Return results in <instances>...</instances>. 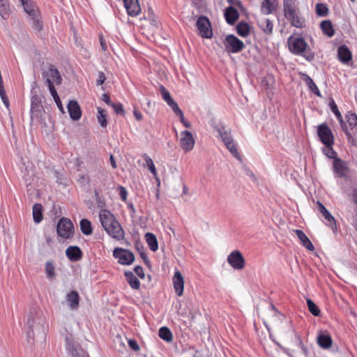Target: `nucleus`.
<instances>
[{
    "mask_svg": "<svg viewBox=\"0 0 357 357\" xmlns=\"http://www.w3.org/2000/svg\"><path fill=\"white\" fill-rule=\"evenodd\" d=\"M99 218L102 227L113 238L121 241L124 238V230L113 213L107 209H101Z\"/></svg>",
    "mask_w": 357,
    "mask_h": 357,
    "instance_id": "obj_1",
    "label": "nucleus"
},
{
    "mask_svg": "<svg viewBox=\"0 0 357 357\" xmlns=\"http://www.w3.org/2000/svg\"><path fill=\"white\" fill-rule=\"evenodd\" d=\"M283 8L284 17L291 26L297 28L305 26V21L299 15L296 0H283Z\"/></svg>",
    "mask_w": 357,
    "mask_h": 357,
    "instance_id": "obj_2",
    "label": "nucleus"
},
{
    "mask_svg": "<svg viewBox=\"0 0 357 357\" xmlns=\"http://www.w3.org/2000/svg\"><path fill=\"white\" fill-rule=\"evenodd\" d=\"M288 43L289 50L293 54L301 55L308 61L314 60L315 56L314 53L310 48H307L308 45L304 38L301 37H290L288 40Z\"/></svg>",
    "mask_w": 357,
    "mask_h": 357,
    "instance_id": "obj_3",
    "label": "nucleus"
},
{
    "mask_svg": "<svg viewBox=\"0 0 357 357\" xmlns=\"http://www.w3.org/2000/svg\"><path fill=\"white\" fill-rule=\"evenodd\" d=\"M217 131L229 152L236 158L241 159V155L231 137V130H227L224 126H220L217 127Z\"/></svg>",
    "mask_w": 357,
    "mask_h": 357,
    "instance_id": "obj_4",
    "label": "nucleus"
},
{
    "mask_svg": "<svg viewBox=\"0 0 357 357\" xmlns=\"http://www.w3.org/2000/svg\"><path fill=\"white\" fill-rule=\"evenodd\" d=\"M317 135L325 146H333L334 144L333 134L326 123L320 124L317 128Z\"/></svg>",
    "mask_w": 357,
    "mask_h": 357,
    "instance_id": "obj_5",
    "label": "nucleus"
},
{
    "mask_svg": "<svg viewBox=\"0 0 357 357\" xmlns=\"http://www.w3.org/2000/svg\"><path fill=\"white\" fill-rule=\"evenodd\" d=\"M57 233L63 238H70L74 234V226L72 221L66 218H62L57 224Z\"/></svg>",
    "mask_w": 357,
    "mask_h": 357,
    "instance_id": "obj_6",
    "label": "nucleus"
},
{
    "mask_svg": "<svg viewBox=\"0 0 357 357\" xmlns=\"http://www.w3.org/2000/svg\"><path fill=\"white\" fill-rule=\"evenodd\" d=\"M196 26L199 31V35L202 38H212L213 31L211 28V24L207 17L204 15L199 17L196 22Z\"/></svg>",
    "mask_w": 357,
    "mask_h": 357,
    "instance_id": "obj_7",
    "label": "nucleus"
},
{
    "mask_svg": "<svg viewBox=\"0 0 357 357\" xmlns=\"http://www.w3.org/2000/svg\"><path fill=\"white\" fill-rule=\"evenodd\" d=\"M224 44L226 50L231 53L240 52L245 47L243 42L234 35L227 36Z\"/></svg>",
    "mask_w": 357,
    "mask_h": 357,
    "instance_id": "obj_8",
    "label": "nucleus"
},
{
    "mask_svg": "<svg viewBox=\"0 0 357 357\" xmlns=\"http://www.w3.org/2000/svg\"><path fill=\"white\" fill-rule=\"evenodd\" d=\"M113 256L118 259V262L123 265H130L135 260L133 253L128 250L116 248L113 251Z\"/></svg>",
    "mask_w": 357,
    "mask_h": 357,
    "instance_id": "obj_9",
    "label": "nucleus"
},
{
    "mask_svg": "<svg viewBox=\"0 0 357 357\" xmlns=\"http://www.w3.org/2000/svg\"><path fill=\"white\" fill-rule=\"evenodd\" d=\"M195 139L191 132L184 130L181 132L179 144L185 153L190 152L195 146Z\"/></svg>",
    "mask_w": 357,
    "mask_h": 357,
    "instance_id": "obj_10",
    "label": "nucleus"
},
{
    "mask_svg": "<svg viewBox=\"0 0 357 357\" xmlns=\"http://www.w3.org/2000/svg\"><path fill=\"white\" fill-rule=\"evenodd\" d=\"M227 261L236 270H241L245 267V259L238 250L231 252L227 257Z\"/></svg>",
    "mask_w": 357,
    "mask_h": 357,
    "instance_id": "obj_11",
    "label": "nucleus"
},
{
    "mask_svg": "<svg viewBox=\"0 0 357 357\" xmlns=\"http://www.w3.org/2000/svg\"><path fill=\"white\" fill-rule=\"evenodd\" d=\"M47 77V84L49 89L52 86H54V83L59 85L61 84L62 78L60 75L59 70L54 68V66H50L47 71L45 72Z\"/></svg>",
    "mask_w": 357,
    "mask_h": 357,
    "instance_id": "obj_12",
    "label": "nucleus"
},
{
    "mask_svg": "<svg viewBox=\"0 0 357 357\" xmlns=\"http://www.w3.org/2000/svg\"><path fill=\"white\" fill-rule=\"evenodd\" d=\"M333 169L335 174L340 178H344L349 172L347 164L340 158H335L333 162Z\"/></svg>",
    "mask_w": 357,
    "mask_h": 357,
    "instance_id": "obj_13",
    "label": "nucleus"
},
{
    "mask_svg": "<svg viewBox=\"0 0 357 357\" xmlns=\"http://www.w3.org/2000/svg\"><path fill=\"white\" fill-rule=\"evenodd\" d=\"M329 106H330L331 111L333 112V114H335V116H336L337 120L340 121V123L341 124L342 129L344 131V132L346 134L348 141H350L353 138L352 135H351V133L349 132V128L347 126L346 123L343 121L342 116L340 112L339 111L336 103L335 102V101L333 100H331L330 101Z\"/></svg>",
    "mask_w": 357,
    "mask_h": 357,
    "instance_id": "obj_14",
    "label": "nucleus"
},
{
    "mask_svg": "<svg viewBox=\"0 0 357 357\" xmlns=\"http://www.w3.org/2000/svg\"><path fill=\"white\" fill-rule=\"evenodd\" d=\"M317 343L324 349H330L333 344V340L330 333L327 331H319L317 337Z\"/></svg>",
    "mask_w": 357,
    "mask_h": 357,
    "instance_id": "obj_15",
    "label": "nucleus"
},
{
    "mask_svg": "<svg viewBox=\"0 0 357 357\" xmlns=\"http://www.w3.org/2000/svg\"><path fill=\"white\" fill-rule=\"evenodd\" d=\"M123 3L128 15L136 17L141 13L138 0H123Z\"/></svg>",
    "mask_w": 357,
    "mask_h": 357,
    "instance_id": "obj_16",
    "label": "nucleus"
},
{
    "mask_svg": "<svg viewBox=\"0 0 357 357\" xmlns=\"http://www.w3.org/2000/svg\"><path fill=\"white\" fill-rule=\"evenodd\" d=\"M278 6V0H261V12L264 15H269L276 11Z\"/></svg>",
    "mask_w": 357,
    "mask_h": 357,
    "instance_id": "obj_17",
    "label": "nucleus"
},
{
    "mask_svg": "<svg viewBox=\"0 0 357 357\" xmlns=\"http://www.w3.org/2000/svg\"><path fill=\"white\" fill-rule=\"evenodd\" d=\"M67 108L69 115L73 120L78 121L81 118L82 110L76 100H70Z\"/></svg>",
    "mask_w": 357,
    "mask_h": 357,
    "instance_id": "obj_18",
    "label": "nucleus"
},
{
    "mask_svg": "<svg viewBox=\"0 0 357 357\" xmlns=\"http://www.w3.org/2000/svg\"><path fill=\"white\" fill-rule=\"evenodd\" d=\"M173 284L177 296H181L183 294L184 280L179 271H176L173 277Z\"/></svg>",
    "mask_w": 357,
    "mask_h": 357,
    "instance_id": "obj_19",
    "label": "nucleus"
},
{
    "mask_svg": "<svg viewBox=\"0 0 357 357\" xmlns=\"http://www.w3.org/2000/svg\"><path fill=\"white\" fill-rule=\"evenodd\" d=\"M337 56L342 63H348L352 59V54L346 45H341L337 49Z\"/></svg>",
    "mask_w": 357,
    "mask_h": 357,
    "instance_id": "obj_20",
    "label": "nucleus"
},
{
    "mask_svg": "<svg viewBox=\"0 0 357 357\" xmlns=\"http://www.w3.org/2000/svg\"><path fill=\"white\" fill-rule=\"evenodd\" d=\"M318 210L324 217L326 224L328 226L331 227L332 229L335 227L336 223L334 218L332 215L328 212V211L326 208V207L319 202H317Z\"/></svg>",
    "mask_w": 357,
    "mask_h": 357,
    "instance_id": "obj_21",
    "label": "nucleus"
},
{
    "mask_svg": "<svg viewBox=\"0 0 357 357\" xmlns=\"http://www.w3.org/2000/svg\"><path fill=\"white\" fill-rule=\"evenodd\" d=\"M43 110L42 100L38 94L33 95L31 98V112L33 114L38 115Z\"/></svg>",
    "mask_w": 357,
    "mask_h": 357,
    "instance_id": "obj_22",
    "label": "nucleus"
},
{
    "mask_svg": "<svg viewBox=\"0 0 357 357\" xmlns=\"http://www.w3.org/2000/svg\"><path fill=\"white\" fill-rule=\"evenodd\" d=\"M80 297L75 291H72L66 295V301L70 308L73 310H77L79 305Z\"/></svg>",
    "mask_w": 357,
    "mask_h": 357,
    "instance_id": "obj_23",
    "label": "nucleus"
},
{
    "mask_svg": "<svg viewBox=\"0 0 357 357\" xmlns=\"http://www.w3.org/2000/svg\"><path fill=\"white\" fill-rule=\"evenodd\" d=\"M294 232L297 236L298 238L300 240L301 243L302 244L303 246H304L306 249L310 251H313L314 250V247L312 245V242L302 230L296 229L294 230Z\"/></svg>",
    "mask_w": 357,
    "mask_h": 357,
    "instance_id": "obj_24",
    "label": "nucleus"
},
{
    "mask_svg": "<svg viewBox=\"0 0 357 357\" xmlns=\"http://www.w3.org/2000/svg\"><path fill=\"white\" fill-rule=\"evenodd\" d=\"M239 14L238 10L234 8L233 6H229L226 8L225 12V17L226 20V22L229 24H234L237 20L238 19Z\"/></svg>",
    "mask_w": 357,
    "mask_h": 357,
    "instance_id": "obj_25",
    "label": "nucleus"
},
{
    "mask_svg": "<svg viewBox=\"0 0 357 357\" xmlns=\"http://www.w3.org/2000/svg\"><path fill=\"white\" fill-rule=\"evenodd\" d=\"M66 255L70 261H77L82 258V252L77 246H70L66 250Z\"/></svg>",
    "mask_w": 357,
    "mask_h": 357,
    "instance_id": "obj_26",
    "label": "nucleus"
},
{
    "mask_svg": "<svg viewBox=\"0 0 357 357\" xmlns=\"http://www.w3.org/2000/svg\"><path fill=\"white\" fill-rule=\"evenodd\" d=\"M29 21L31 23V26L33 29L40 31L43 29V24L42 21L41 13L40 12H36L33 15L29 16Z\"/></svg>",
    "mask_w": 357,
    "mask_h": 357,
    "instance_id": "obj_27",
    "label": "nucleus"
},
{
    "mask_svg": "<svg viewBox=\"0 0 357 357\" xmlns=\"http://www.w3.org/2000/svg\"><path fill=\"white\" fill-rule=\"evenodd\" d=\"M22 5L24 11L28 14L29 17L40 12L38 8L34 4L32 0H19Z\"/></svg>",
    "mask_w": 357,
    "mask_h": 357,
    "instance_id": "obj_28",
    "label": "nucleus"
},
{
    "mask_svg": "<svg viewBox=\"0 0 357 357\" xmlns=\"http://www.w3.org/2000/svg\"><path fill=\"white\" fill-rule=\"evenodd\" d=\"M301 78L305 82V84L308 86L309 89L312 92H313L317 96L321 97V94L317 86L316 85V84L314 82L312 79L309 75H307V74H305V73H302Z\"/></svg>",
    "mask_w": 357,
    "mask_h": 357,
    "instance_id": "obj_29",
    "label": "nucleus"
},
{
    "mask_svg": "<svg viewBox=\"0 0 357 357\" xmlns=\"http://www.w3.org/2000/svg\"><path fill=\"white\" fill-rule=\"evenodd\" d=\"M142 158L144 160V161L146 162V166L147 167L149 170L153 175L155 178L159 181L157 170H156V168L155 167L153 160L146 153L142 154Z\"/></svg>",
    "mask_w": 357,
    "mask_h": 357,
    "instance_id": "obj_30",
    "label": "nucleus"
},
{
    "mask_svg": "<svg viewBox=\"0 0 357 357\" xmlns=\"http://www.w3.org/2000/svg\"><path fill=\"white\" fill-rule=\"evenodd\" d=\"M126 278L130 286L134 289H139L140 287V282L137 277L130 271L125 273Z\"/></svg>",
    "mask_w": 357,
    "mask_h": 357,
    "instance_id": "obj_31",
    "label": "nucleus"
},
{
    "mask_svg": "<svg viewBox=\"0 0 357 357\" xmlns=\"http://www.w3.org/2000/svg\"><path fill=\"white\" fill-rule=\"evenodd\" d=\"M145 238L150 250L155 252L158 249V240L153 234L146 233L145 234Z\"/></svg>",
    "mask_w": 357,
    "mask_h": 357,
    "instance_id": "obj_32",
    "label": "nucleus"
},
{
    "mask_svg": "<svg viewBox=\"0 0 357 357\" xmlns=\"http://www.w3.org/2000/svg\"><path fill=\"white\" fill-rule=\"evenodd\" d=\"M321 29L326 36L328 37H332L335 31L333 26V24L330 20H324L320 24Z\"/></svg>",
    "mask_w": 357,
    "mask_h": 357,
    "instance_id": "obj_33",
    "label": "nucleus"
},
{
    "mask_svg": "<svg viewBox=\"0 0 357 357\" xmlns=\"http://www.w3.org/2000/svg\"><path fill=\"white\" fill-rule=\"evenodd\" d=\"M347 121L344 122L349 128V132L357 126V115L351 112H349L346 115Z\"/></svg>",
    "mask_w": 357,
    "mask_h": 357,
    "instance_id": "obj_34",
    "label": "nucleus"
},
{
    "mask_svg": "<svg viewBox=\"0 0 357 357\" xmlns=\"http://www.w3.org/2000/svg\"><path fill=\"white\" fill-rule=\"evenodd\" d=\"M250 27L247 22H241L236 26L237 33L241 37H246L249 35Z\"/></svg>",
    "mask_w": 357,
    "mask_h": 357,
    "instance_id": "obj_35",
    "label": "nucleus"
},
{
    "mask_svg": "<svg viewBox=\"0 0 357 357\" xmlns=\"http://www.w3.org/2000/svg\"><path fill=\"white\" fill-rule=\"evenodd\" d=\"M43 207L40 204H35L33 206V218L36 223H39L42 221L43 217Z\"/></svg>",
    "mask_w": 357,
    "mask_h": 357,
    "instance_id": "obj_36",
    "label": "nucleus"
},
{
    "mask_svg": "<svg viewBox=\"0 0 357 357\" xmlns=\"http://www.w3.org/2000/svg\"><path fill=\"white\" fill-rule=\"evenodd\" d=\"M259 26L264 33L271 35L273 33V24L270 20L265 19L262 20Z\"/></svg>",
    "mask_w": 357,
    "mask_h": 357,
    "instance_id": "obj_37",
    "label": "nucleus"
},
{
    "mask_svg": "<svg viewBox=\"0 0 357 357\" xmlns=\"http://www.w3.org/2000/svg\"><path fill=\"white\" fill-rule=\"evenodd\" d=\"M158 335L162 340L167 342H171L173 339L171 331L165 326L159 329Z\"/></svg>",
    "mask_w": 357,
    "mask_h": 357,
    "instance_id": "obj_38",
    "label": "nucleus"
},
{
    "mask_svg": "<svg viewBox=\"0 0 357 357\" xmlns=\"http://www.w3.org/2000/svg\"><path fill=\"white\" fill-rule=\"evenodd\" d=\"M80 229L82 232L85 235H90L92 233L91 222L87 219H82L80 221Z\"/></svg>",
    "mask_w": 357,
    "mask_h": 357,
    "instance_id": "obj_39",
    "label": "nucleus"
},
{
    "mask_svg": "<svg viewBox=\"0 0 357 357\" xmlns=\"http://www.w3.org/2000/svg\"><path fill=\"white\" fill-rule=\"evenodd\" d=\"M10 13L9 5L7 0H0V15L3 19H6Z\"/></svg>",
    "mask_w": 357,
    "mask_h": 357,
    "instance_id": "obj_40",
    "label": "nucleus"
},
{
    "mask_svg": "<svg viewBox=\"0 0 357 357\" xmlns=\"http://www.w3.org/2000/svg\"><path fill=\"white\" fill-rule=\"evenodd\" d=\"M50 93H51V95L52 96L57 107H59V110L62 112V113H64V109H63V105H62V102L60 100V98L55 89V87L54 86H52L50 87V89H49Z\"/></svg>",
    "mask_w": 357,
    "mask_h": 357,
    "instance_id": "obj_41",
    "label": "nucleus"
},
{
    "mask_svg": "<svg viewBox=\"0 0 357 357\" xmlns=\"http://www.w3.org/2000/svg\"><path fill=\"white\" fill-rule=\"evenodd\" d=\"M98 114L97 119H98L99 123L100 124V126L102 128L107 127V115H106L105 110L100 107H98Z\"/></svg>",
    "mask_w": 357,
    "mask_h": 357,
    "instance_id": "obj_42",
    "label": "nucleus"
},
{
    "mask_svg": "<svg viewBox=\"0 0 357 357\" xmlns=\"http://www.w3.org/2000/svg\"><path fill=\"white\" fill-rule=\"evenodd\" d=\"M307 305L308 310L312 314H313L314 316H316V317H318L320 315L321 311H320L319 308L311 299L307 300Z\"/></svg>",
    "mask_w": 357,
    "mask_h": 357,
    "instance_id": "obj_43",
    "label": "nucleus"
},
{
    "mask_svg": "<svg viewBox=\"0 0 357 357\" xmlns=\"http://www.w3.org/2000/svg\"><path fill=\"white\" fill-rule=\"evenodd\" d=\"M316 12L319 16L324 17L328 15V8L326 4L318 3L316 5Z\"/></svg>",
    "mask_w": 357,
    "mask_h": 357,
    "instance_id": "obj_44",
    "label": "nucleus"
},
{
    "mask_svg": "<svg viewBox=\"0 0 357 357\" xmlns=\"http://www.w3.org/2000/svg\"><path fill=\"white\" fill-rule=\"evenodd\" d=\"M160 91L162 99L167 102V104H169V102L173 100L169 92L166 89V88L163 85L160 86Z\"/></svg>",
    "mask_w": 357,
    "mask_h": 357,
    "instance_id": "obj_45",
    "label": "nucleus"
},
{
    "mask_svg": "<svg viewBox=\"0 0 357 357\" xmlns=\"http://www.w3.org/2000/svg\"><path fill=\"white\" fill-rule=\"evenodd\" d=\"M45 272L49 278L54 277V266L50 261H47L45 264Z\"/></svg>",
    "mask_w": 357,
    "mask_h": 357,
    "instance_id": "obj_46",
    "label": "nucleus"
},
{
    "mask_svg": "<svg viewBox=\"0 0 357 357\" xmlns=\"http://www.w3.org/2000/svg\"><path fill=\"white\" fill-rule=\"evenodd\" d=\"M36 312L31 310L26 315V324L30 327H33L34 324V318Z\"/></svg>",
    "mask_w": 357,
    "mask_h": 357,
    "instance_id": "obj_47",
    "label": "nucleus"
},
{
    "mask_svg": "<svg viewBox=\"0 0 357 357\" xmlns=\"http://www.w3.org/2000/svg\"><path fill=\"white\" fill-rule=\"evenodd\" d=\"M116 114H124V109L121 103H113L111 106Z\"/></svg>",
    "mask_w": 357,
    "mask_h": 357,
    "instance_id": "obj_48",
    "label": "nucleus"
},
{
    "mask_svg": "<svg viewBox=\"0 0 357 357\" xmlns=\"http://www.w3.org/2000/svg\"><path fill=\"white\" fill-rule=\"evenodd\" d=\"M118 190H119V196H120L121 199L123 202H126L127 199V195H128V192H127L126 189L123 186L120 185V186H119Z\"/></svg>",
    "mask_w": 357,
    "mask_h": 357,
    "instance_id": "obj_49",
    "label": "nucleus"
},
{
    "mask_svg": "<svg viewBox=\"0 0 357 357\" xmlns=\"http://www.w3.org/2000/svg\"><path fill=\"white\" fill-rule=\"evenodd\" d=\"M167 105L172 109L176 115L180 112H182L181 109L178 106V104L174 100Z\"/></svg>",
    "mask_w": 357,
    "mask_h": 357,
    "instance_id": "obj_50",
    "label": "nucleus"
},
{
    "mask_svg": "<svg viewBox=\"0 0 357 357\" xmlns=\"http://www.w3.org/2000/svg\"><path fill=\"white\" fill-rule=\"evenodd\" d=\"M106 79V77L103 72L100 71L98 75V79L96 80L97 85H102Z\"/></svg>",
    "mask_w": 357,
    "mask_h": 357,
    "instance_id": "obj_51",
    "label": "nucleus"
},
{
    "mask_svg": "<svg viewBox=\"0 0 357 357\" xmlns=\"http://www.w3.org/2000/svg\"><path fill=\"white\" fill-rule=\"evenodd\" d=\"M128 345L132 350L135 351L139 350V346L135 340H130L128 341Z\"/></svg>",
    "mask_w": 357,
    "mask_h": 357,
    "instance_id": "obj_52",
    "label": "nucleus"
},
{
    "mask_svg": "<svg viewBox=\"0 0 357 357\" xmlns=\"http://www.w3.org/2000/svg\"><path fill=\"white\" fill-rule=\"evenodd\" d=\"M327 149V153H326L330 158H335L336 152L333 150V146H326Z\"/></svg>",
    "mask_w": 357,
    "mask_h": 357,
    "instance_id": "obj_53",
    "label": "nucleus"
},
{
    "mask_svg": "<svg viewBox=\"0 0 357 357\" xmlns=\"http://www.w3.org/2000/svg\"><path fill=\"white\" fill-rule=\"evenodd\" d=\"M99 40H100V43L101 48H102V51L105 52L107 50V45L106 41L104 39L103 36L102 34H100L99 36Z\"/></svg>",
    "mask_w": 357,
    "mask_h": 357,
    "instance_id": "obj_54",
    "label": "nucleus"
},
{
    "mask_svg": "<svg viewBox=\"0 0 357 357\" xmlns=\"http://www.w3.org/2000/svg\"><path fill=\"white\" fill-rule=\"evenodd\" d=\"M135 273L139 276L141 278H144V270L142 268V267L139 266H137L135 268Z\"/></svg>",
    "mask_w": 357,
    "mask_h": 357,
    "instance_id": "obj_55",
    "label": "nucleus"
},
{
    "mask_svg": "<svg viewBox=\"0 0 357 357\" xmlns=\"http://www.w3.org/2000/svg\"><path fill=\"white\" fill-rule=\"evenodd\" d=\"M102 100L104 101L105 103H107L109 106H112L113 104V102L111 101L110 96L107 93H104L102 95Z\"/></svg>",
    "mask_w": 357,
    "mask_h": 357,
    "instance_id": "obj_56",
    "label": "nucleus"
},
{
    "mask_svg": "<svg viewBox=\"0 0 357 357\" xmlns=\"http://www.w3.org/2000/svg\"><path fill=\"white\" fill-rule=\"evenodd\" d=\"M133 114H134V116L135 117V119L137 121H141L142 119V118H143V115L141 113V112L139 109H136V108L134 109Z\"/></svg>",
    "mask_w": 357,
    "mask_h": 357,
    "instance_id": "obj_57",
    "label": "nucleus"
},
{
    "mask_svg": "<svg viewBox=\"0 0 357 357\" xmlns=\"http://www.w3.org/2000/svg\"><path fill=\"white\" fill-rule=\"evenodd\" d=\"M228 3H229L231 5L236 6H240L241 5V2L240 0H227Z\"/></svg>",
    "mask_w": 357,
    "mask_h": 357,
    "instance_id": "obj_58",
    "label": "nucleus"
},
{
    "mask_svg": "<svg viewBox=\"0 0 357 357\" xmlns=\"http://www.w3.org/2000/svg\"><path fill=\"white\" fill-rule=\"evenodd\" d=\"M109 160H110V162H111V165L112 167L114 168V169H116V160L114 159V157L113 155H111L110 157H109Z\"/></svg>",
    "mask_w": 357,
    "mask_h": 357,
    "instance_id": "obj_59",
    "label": "nucleus"
},
{
    "mask_svg": "<svg viewBox=\"0 0 357 357\" xmlns=\"http://www.w3.org/2000/svg\"><path fill=\"white\" fill-rule=\"evenodd\" d=\"M177 116H179L180 121L182 123L185 121L183 112L177 114Z\"/></svg>",
    "mask_w": 357,
    "mask_h": 357,
    "instance_id": "obj_60",
    "label": "nucleus"
},
{
    "mask_svg": "<svg viewBox=\"0 0 357 357\" xmlns=\"http://www.w3.org/2000/svg\"><path fill=\"white\" fill-rule=\"evenodd\" d=\"M183 124L185 128H190L191 126L190 123L186 121L184 123H183Z\"/></svg>",
    "mask_w": 357,
    "mask_h": 357,
    "instance_id": "obj_61",
    "label": "nucleus"
},
{
    "mask_svg": "<svg viewBox=\"0 0 357 357\" xmlns=\"http://www.w3.org/2000/svg\"><path fill=\"white\" fill-rule=\"evenodd\" d=\"M46 242L48 245H50L51 243H52V239L50 237H47L46 238Z\"/></svg>",
    "mask_w": 357,
    "mask_h": 357,
    "instance_id": "obj_62",
    "label": "nucleus"
},
{
    "mask_svg": "<svg viewBox=\"0 0 357 357\" xmlns=\"http://www.w3.org/2000/svg\"><path fill=\"white\" fill-rule=\"evenodd\" d=\"M79 177H80L81 179H85L86 178L87 181H89V178H86L84 175H80Z\"/></svg>",
    "mask_w": 357,
    "mask_h": 357,
    "instance_id": "obj_63",
    "label": "nucleus"
},
{
    "mask_svg": "<svg viewBox=\"0 0 357 357\" xmlns=\"http://www.w3.org/2000/svg\"><path fill=\"white\" fill-rule=\"evenodd\" d=\"M271 309H272L273 310H274V311H277V310H276L275 307L274 306V305L271 304Z\"/></svg>",
    "mask_w": 357,
    "mask_h": 357,
    "instance_id": "obj_64",
    "label": "nucleus"
}]
</instances>
